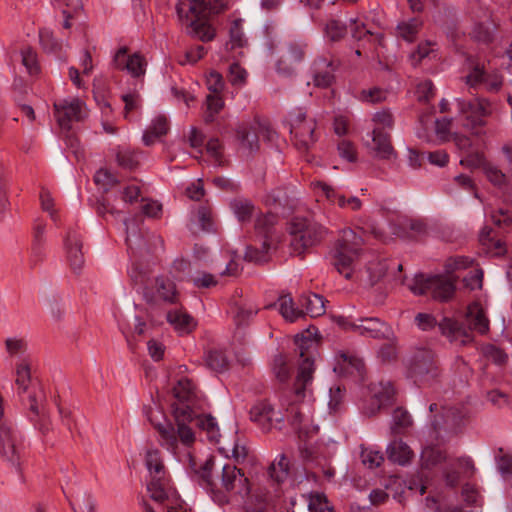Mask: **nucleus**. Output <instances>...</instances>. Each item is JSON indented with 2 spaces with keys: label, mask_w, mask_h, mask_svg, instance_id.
Masks as SVG:
<instances>
[{
  "label": "nucleus",
  "mask_w": 512,
  "mask_h": 512,
  "mask_svg": "<svg viewBox=\"0 0 512 512\" xmlns=\"http://www.w3.org/2000/svg\"><path fill=\"white\" fill-rule=\"evenodd\" d=\"M116 160L119 166L125 169H133L139 163L137 153L130 150L129 148H118L116 153Z\"/></svg>",
  "instance_id": "nucleus-47"
},
{
  "label": "nucleus",
  "mask_w": 512,
  "mask_h": 512,
  "mask_svg": "<svg viewBox=\"0 0 512 512\" xmlns=\"http://www.w3.org/2000/svg\"><path fill=\"white\" fill-rule=\"evenodd\" d=\"M247 71L241 67L238 63L234 62L229 67L228 80L231 85L236 87H242L247 82Z\"/></svg>",
  "instance_id": "nucleus-52"
},
{
  "label": "nucleus",
  "mask_w": 512,
  "mask_h": 512,
  "mask_svg": "<svg viewBox=\"0 0 512 512\" xmlns=\"http://www.w3.org/2000/svg\"><path fill=\"white\" fill-rule=\"evenodd\" d=\"M314 190L319 197H325L331 204H336L340 208L357 211L361 208L362 202L355 196L346 198L343 194L336 191L333 187L324 182L317 181L313 183Z\"/></svg>",
  "instance_id": "nucleus-17"
},
{
  "label": "nucleus",
  "mask_w": 512,
  "mask_h": 512,
  "mask_svg": "<svg viewBox=\"0 0 512 512\" xmlns=\"http://www.w3.org/2000/svg\"><path fill=\"white\" fill-rule=\"evenodd\" d=\"M299 304L302 307L303 315L306 313L311 317H318L325 313L324 299L318 294L302 295L299 298Z\"/></svg>",
  "instance_id": "nucleus-29"
},
{
  "label": "nucleus",
  "mask_w": 512,
  "mask_h": 512,
  "mask_svg": "<svg viewBox=\"0 0 512 512\" xmlns=\"http://www.w3.org/2000/svg\"><path fill=\"white\" fill-rule=\"evenodd\" d=\"M422 27V21L418 18H411L408 21H402L397 25L398 35L407 42L415 40Z\"/></svg>",
  "instance_id": "nucleus-40"
},
{
  "label": "nucleus",
  "mask_w": 512,
  "mask_h": 512,
  "mask_svg": "<svg viewBox=\"0 0 512 512\" xmlns=\"http://www.w3.org/2000/svg\"><path fill=\"white\" fill-rule=\"evenodd\" d=\"M337 150L342 159L351 163L357 160V151L353 142L342 139L337 144Z\"/></svg>",
  "instance_id": "nucleus-54"
},
{
  "label": "nucleus",
  "mask_w": 512,
  "mask_h": 512,
  "mask_svg": "<svg viewBox=\"0 0 512 512\" xmlns=\"http://www.w3.org/2000/svg\"><path fill=\"white\" fill-rule=\"evenodd\" d=\"M308 508L311 512H335L325 494L319 492L309 494Z\"/></svg>",
  "instance_id": "nucleus-46"
},
{
  "label": "nucleus",
  "mask_w": 512,
  "mask_h": 512,
  "mask_svg": "<svg viewBox=\"0 0 512 512\" xmlns=\"http://www.w3.org/2000/svg\"><path fill=\"white\" fill-rule=\"evenodd\" d=\"M473 260L465 256H455L447 259L445 263V271L447 274H453L457 270L468 268L472 265Z\"/></svg>",
  "instance_id": "nucleus-56"
},
{
  "label": "nucleus",
  "mask_w": 512,
  "mask_h": 512,
  "mask_svg": "<svg viewBox=\"0 0 512 512\" xmlns=\"http://www.w3.org/2000/svg\"><path fill=\"white\" fill-rule=\"evenodd\" d=\"M372 397L377 402V410L392 399L394 396V387L390 381H379L378 383H371L369 386Z\"/></svg>",
  "instance_id": "nucleus-31"
},
{
  "label": "nucleus",
  "mask_w": 512,
  "mask_h": 512,
  "mask_svg": "<svg viewBox=\"0 0 512 512\" xmlns=\"http://www.w3.org/2000/svg\"><path fill=\"white\" fill-rule=\"evenodd\" d=\"M145 464L151 476L147 485L150 497L158 503L165 501L178 503V494L169 485V480L165 476V467L160 451L155 448L148 449L145 455Z\"/></svg>",
  "instance_id": "nucleus-4"
},
{
  "label": "nucleus",
  "mask_w": 512,
  "mask_h": 512,
  "mask_svg": "<svg viewBox=\"0 0 512 512\" xmlns=\"http://www.w3.org/2000/svg\"><path fill=\"white\" fill-rule=\"evenodd\" d=\"M482 169L487 179L495 186L506 184V175L494 164L482 162Z\"/></svg>",
  "instance_id": "nucleus-49"
},
{
  "label": "nucleus",
  "mask_w": 512,
  "mask_h": 512,
  "mask_svg": "<svg viewBox=\"0 0 512 512\" xmlns=\"http://www.w3.org/2000/svg\"><path fill=\"white\" fill-rule=\"evenodd\" d=\"M464 80L470 88L483 85L488 91H498L503 82L502 76L497 71H488L484 62L474 60H470L469 72Z\"/></svg>",
  "instance_id": "nucleus-13"
},
{
  "label": "nucleus",
  "mask_w": 512,
  "mask_h": 512,
  "mask_svg": "<svg viewBox=\"0 0 512 512\" xmlns=\"http://www.w3.org/2000/svg\"><path fill=\"white\" fill-rule=\"evenodd\" d=\"M362 463L368 468H376L384 461L383 454L369 448H363L361 451Z\"/></svg>",
  "instance_id": "nucleus-53"
},
{
  "label": "nucleus",
  "mask_w": 512,
  "mask_h": 512,
  "mask_svg": "<svg viewBox=\"0 0 512 512\" xmlns=\"http://www.w3.org/2000/svg\"><path fill=\"white\" fill-rule=\"evenodd\" d=\"M290 133L294 137L295 146L307 151L316 142L314 119H307L302 108H296L289 113Z\"/></svg>",
  "instance_id": "nucleus-11"
},
{
  "label": "nucleus",
  "mask_w": 512,
  "mask_h": 512,
  "mask_svg": "<svg viewBox=\"0 0 512 512\" xmlns=\"http://www.w3.org/2000/svg\"><path fill=\"white\" fill-rule=\"evenodd\" d=\"M364 146L378 159L392 160L396 152L392 146L391 135L388 131H370L364 140Z\"/></svg>",
  "instance_id": "nucleus-14"
},
{
  "label": "nucleus",
  "mask_w": 512,
  "mask_h": 512,
  "mask_svg": "<svg viewBox=\"0 0 512 512\" xmlns=\"http://www.w3.org/2000/svg\"><path fill=\"white\" fill-rule=\"evenodd\" d=\"M495 29V24L487 19L484 22L475 24L470 34L479 42L489 43L493 39Z\"/></svg>",
  "instance_id": "nucleus-41"
},
{
  "label": "nucleus",
  "mask_w": 512,
  "mask_h": 512,
  "mask_svg": "<svg viewBox=\"0 0 512 512\" xmlns=\"http://www.w3.org/2000/svg\"><path fill=\"white\" fill-rule=\"evenodd\" d=\"M386 453L390 461L399 465L407 464L413 455L409 446L402 440L392 441L387 446Z\"/></svg>",
  "instance_id": "nucleus-30"
},
{
  "label": "nucleus",
  "mask_w": 512,
  "mask_h": 512,
  "mask_svg": "<svg viewBox=\"0 0 512 512\" xmlns=\"http://www.w3.org/2000/svg\"><path fill=\"white\" fill-rule=\"evenodd\" d=\"M285 416L280 411H275L274 407L266 400H262L253 405L250 410V419L256 423L264 432L273 428H280ZM286 418L294 429L302 432V423L304 415L298 405H291L286 410Z\"/></svg>",
  "instance_id": "nucleus-3"
},
{
  "label": "nucleus",
  "mask_w": 512,
  "mask_h": 512,
  "mask_svg": "<svg viewBox=\"0 0 512 512\" xmlns=\"http://www.w3.org/2000/svg\"><path fill=\"white\" fill-rule=\"evenodd\" d=\"M440 367L434 352L430 349H418L412 356L407 375L417 385H427L440 375Z\"/></svg>",
  "instance_id": "nucleus-7"
},
{
  "label": "nucleus",
  "mask_w": 512,
  "mask_h": 512,
  "mask_svg": "<svg viewBox=\"0 0 512 512\" xmlns=\"http://www.w3.org/2000/svg\"><path fill=\"white\" fill-rule=\"evenodd\" d=\"M243 484L247 482V478L241 473L236 466L226 464L222 467V485L226 491L235 489L236 483Z\"/></svg>",
  "instance_id": "nucleus-34"
},
{
  "label": "nucleus",
  "mask_w": 512,
  "mask_h": 512,
  "mask_svg": "<svg viewBox=\"0 0 512 512\" xmlns=\"http://www.w3.org/2000/svg\"><path fill=\"white\" fill-rule=\"evenodd\" d=\"M24 451L23 437L12 422L0 423V456L13 467L19 468Z\"/></svg>",
  "instance_id": "nucleus-9"
},
{
  "label": "nucleus",
  "mask_w": 512,
  "mask_h": 512,
  "mask_svg": "<svg viewBox=\"0 0 512 512\" xmlns=\"http://www.w3.org/2000/svg\"><path fill=\"white\" fill-rule=\"evenodd\" d=\"M211 461H206L201 468V477L207 486L211 488V497L213 501L219 505H224L229 502L228 495L220 490H215L210 479Z\"/></svg>",
  "instance_id": "nucleus-43"
},
{
  "label": "nucleus",
  "mask_w": 512,
  "mask_h": 512,
  "mask_svg": "<svg viewBox=\"0 0 512 512\" xmlns=\"http://www.w3.org/2000/svg\"><path fill=\"white\" fill-rule=\"evenodd\" d=\"M22 63L27 68L30 74H36L39 71L37 64L36 52L30 47L24 48L21 51Z\"/></svg>",
  "instance_id": "nucleus-62"
},
{
  "label": "nucleus",
  "mask_w": 512,
  "mask_h": 512,
  "mask_svg": "<svg viewBox=\"0 0 512 512\" xmlns=\"http://www.w3.org/2000/svg\"><path fill=\"white\" fill-rule=\"evenodd\" d=\"M412 424L410 414L403 408L397 407L392 414L391 430L395 434H399L402 429L409 427Z\"/></svg>",
  "instance_id": "nucleus-45"
},
{
  "label": "nucleus",
  "mask_w": 512,
  "mask_h": 512,
  "mask_svg": "<svg viewBox=\"0 0 512 512\" xmlns=\"http://www.w3.org/2000/svg\"><path fill=\"white\" fill-rule=\"evenodd\" d=\"M363 244L361 234L350 228L342 230L332 251L331 263L346 279H353L355 276L360 282L374 286L385 275L388 268L387 262L374 259L367 264L365 270L356 271V261L362 253Z\"/></svg>",
  "instance_id": "nucleus-1"
},
{
  "label": "nucleus",
  "mask_w": 512,
  "mask_h": 512,
  "mask_svg": "<svg viewBox=\"0 0 512 512\" xmlns=\"http://www.w3.org/2000/svg\"><path fill=\"white\" fill-rule=\"evenodd\" d=\"M352 328L360 335L370 338H389L392 335L391 327L378 318L361 319L360 323H353Z\"/></svg>",
  "instance_id": "nucleus-19"
},
{
  "label": "nucleus",
  "mask_w": 512,
  "mask_h": 512,
  "mask_svg": "<svg viewBox=\"0 0 512 512\" xmlns=\"http://www.w3.org/2000/svg\"><path fill=\"white\" fill-rule=\"evenodd\" d=\"M386 96L387 92L385 90L375 87L367 90H362L359 99L362 102L374 104L384 101L386 99Z\"/></svg>",
  "instance_id": "nucleus-60"
},
{
  "label": "nucleus",
  "mask_w": 512,
  "mask_h": 512,
  "mask_svg": "<svg viewBox=\"0 0 512 512\" xmlns=\"http://www.w3.org/2000/svg\"><path fill=\"white\" fill-rule=\"evenodd\" d=\"M304 56V44L298 42L289 43L276 62L277 73L285 77L292 76L295 73L296 66L303 61Z\"/></svg>",
  "instance_id": "nucleus-16"
},
{
  "label": "nucleus",
  "mask_w": 512,
  "mask_h": 512,
  "mask_svg": "<svg viewBox=\"0 0 512 512\" xmlns=\"http://www.w3.org/2000/svg\"><path fill=\"white\" fill-rule=\"evenodd\" d=\"M259 129L257 121L253 124H242L237 129V136L241 147L249 152L258 150L259 148Z\"/></svg>",
  "instance_id": "nucleus-26"
},
{
  "label": "nucleus",
  "mask_w": 512,
  "mask_h": 512,
  "mask_svg": "<svg viewBox=\"0 0 512 512\" xmlns=\"http://www.w3.org/2000/svg\"><path fill=\"white\" fill-rule=\"evenodd\" d=\"M277 221L278 218L273 213L261 214L256 218L255 229L263 235V240L271 243V236Z\"/></svg>",
  "instance_id": "nucleus-35"
},
{
  "label": "nucleus",
  "mask_w": 512,
  "mask_h": 512,
  "mask_svg": "<svg viewBox=\"0 0 512 512\" xmlns=\"http://www.w3.org/2000/svg\"><path fill=\"white\" fill-rule=\"evenodd\" d=\"M166 319L180 335L191 333L197 325L195 319L182 307L169 310Z\"/></svg>",
  "instance_id": "nucleus-22"
},
{
  "label": "nucleus",
  "mask_w": 512,
  "mask_h": 512,
  "mask_svg": "<svg viewBox=\"0 0 512 512\" xmlns=\"http://www.w3.org/2000/svg\"><path fill=\"white\" fill-rule=\"evenodd\" d=\"M31 362L27 357L16 363V385L20 391L26 392L31 379Z\"/></svg>",
  "instance_id": "nucleus-38"
},
{
  "label": "nucleus",
  "mask_w": 512,
  "mask_h": 512,
  "mask_svg": "<svg viewBox=\"0 0 512 512\" xmlns=\"http://www.w3.org/2000/svg\"><path fill=\"white\" fill-rule=\"evenodd\" d=\"M337 65L333 60H327L326 58H319L314 61V84L320 88L329 87L334 81V72Z\"/></svg>",
  "instance_id": "nucleus-23"
},
{
  "label": "nucleus",
  "mask_w": 512,
  "mask_h": 512,
  "mask_svg": "<svg viewBox=\"0 0 512 512\" xmlns=\"http://www.w3.org/2000/svg\"><path fill=\"white\" fill-rule=\"evenodd\" d=\"M372 130L371 131H390L395 124V118L390 109L383 108L372 114L371 117Z\"/></svg>",
  "instance_id": "nucleus-33"
},
{
  "label": "nucleus",
  "mask_w": 512,
  "mask_h": 512,
  "mask_svg": "<svg viewBox=\"0 0 512 512\" xmlns=\"http://www.w3.org/2000/svg\"><path fill=\"white\" fill-rule=\"evenodd\" d=\"M65 249L67 259L73 271L78 272L84 264V254L82 252L81 235L75 230H69L65 238Z\"/></svg>",
  "instance_id": "nucleus-21"
},
{
  "label": "nucleus",
  "mask_w": 512,
  "mask_h": 512,
  "mask_svg": "<svg viewBox=\"0 0 512 512\" xmlns=\"http://www.w3.org/2000/svg\"><path fill=\"white\" fill-rule=\"evenodd\" d=\"M206 85L209 90V94H222L225 82L220 73L211 71L206 77Z\"/></svg>",
  "instance_id": "nucleus-58"
},
{
  "label": "nucleus",
  "mask_w": 512,
  "mask_h": 512,
  "mask_svg": "<svg viewBox=\"0 0 512 512\" xmlns=\"http://www.w3.org/2000/svg\"><path fill=\"white\" fill-rule=\"evenodd\" d=\"M401 226L404 230L409 231L408 235L410 237H416L426 232V224L419 219L404 220Z\"/></svg>",
  "instance_id": "nucleus-64"
},
{
  "label": "nucleus",
  "mask_w": 512,
  "mask_h": 512,
  "mask_svg": "<svg viewBox=\"0 0 512 512\" xmlns=\"http://www.w3.org/2000/svg\"><path fill=\"white\" fill-rule=\"evenodd\" d=\"M126 225V244L128 250L131 253H135V251H148V252H156L158 248L163 247V239L160 236L152 235L151 239L153 240L152 245L147 244V240L141 234H138L137 229L135 227L130 228L128 222L125 221Z\"/></svg>",
  "instance_id": "nucleus-20"
},
{
  "label": "nucleus",
  "mask_w": 512,
  "mask_h": 512,
  "mask_svg": "<svg viewBox=\"0 0 512 512\" xmlns=\"http://www.w3.org/2000/svg\"><path fill=\"white\" fill-rule=\"evenodd\" d=\"M280 314L289 322H294L303 316V310L294 306L290 295H283L278 299Z\"/></svg>",
  "instance_id": "nucleus-39"
},
{
  "label": "nucleus",
  "mask_w": 512,
  "mask_h": 512,
  "mask_svg": "<svg viewBox=\"0 0 512 512\" xmlns=\"http://www.w3.org/2000/svg\"><path fill=\"white\" fill-rule=\"evenodd\" d=\"M168 130L169 123L167 118L163 115L156 116L143 134L144 144L147 146L154 144L158 138L166 135Z\"/></svg>",
  "instance_id": "nucleus-27"
},
{
  "label": "nucleus",
  "mask_w": 512,
  "mask_h": 512,
  "mask_svg": "<svg viewBox=\"0 0 512 512\" xmlns=\"http://www.w3.org/2000/svg\"><path fill=\"white\" fill-rule=\"evenodd\" d=\"M347 32L345 24L339 20L331 19L325 26V34L331 41H339Z\"/></svg>",
  "instance_id": "nucleus-51"
},
{
  "label": "nucleus",
  "mask_w": 512,
  "mask_h": 512,
  "mask_svg": "<svg viewBox=\"0 0 512 512\" xmlns=\"http://www.w3.org/2000/svg\"><path fill=\"white\" fill-rule=\"evenodd\" d=\"M55 116L61 128L70 129L71 123L85 117L84 104L79 99H65L54 104Z\"/></svg>",
  "instance_id": "nucleus-15"
},
{
  "label": "nucleus",
  "mask_w": 512,
  "mask_h": 512,
  "mask_svg": "<svg viewBox=\"0 0 512 512\" xmlns=\"http://www.w3.org/2000/svg\"><path fill=\"white\" fill-rule=\"evenodd\" d=\"M466 321L471 330L480 334H485L489 330V319L479 302H474L468 306Z\"/></svg>",
  "instance_id": "nucleus-24"
},
{
  "label": "nucleus",
  "mask_w": 512,
  "mask_h": 512,
  "mask_svg": "<svg viewBox=\"0 0 512 512\" xmlns=\"http://www.w3.org/2000/svg\"><path fill=\"white\" fill-rule=\"evenodd\" d=\"M271 243L267 240H263L261 244V248H256L253 246H248L245 252V260L255 263H263L268 260V252L270 249Z\"/></svg>",
  "instance_id": "nucleus-44"
},
{
  "label": "nucleus",
  "mask_w": 512,
  "mask_h": 512,
  "mask_svg": "<svg viewBox=\"0 0 512 512\" xmlns=\"http://www.w3.org/2000/svg\"><path fill=\"white\" fill-rule=\"evenodd\" d=\"M330 400H329V408L333 412H338L341 409L343 404V399L345 395V390L340 385H336L330 388Z\"/></svg>",
  "instance_id": "nucleus-61"
},
{
  "label": "nucleus",
  "mask_w": 512,
  "mask_h": 512,
  "mask_svg": "<svg viewBox=\"0 0 512 512\" xmlns=\"http://www.w3.org/2000/svg\"><path fill=\"white\" fill-rule=\"evenodd\" d=\"M231 48L242 47L245 44V38L242 30V20L236 19L232 22L230 30Z\"/></svg>",
  "instance_id": "nucleus-57"
},
{
  "label": "nucleus",
  "mask_w": 512,
  "mask_h": 512,
  "mask_svg": "<svg viewBox=\"0 0 512 512\" xmlns=\"http://www.w3.org/2000/svg\"><path fill=\"white\" fill-rule=\"evenodd\" d=\"M410 290L415 295H431L434 299L446 301L455 291V279L451 274L426 277L423 274L414 279Z\"/></svg>",
  "instance_id": "nucleus-8"
},
{
  "label": "nucleus",
  "mask_w": 512,
  "mask_h": 512,
  "mask_svg": "<svg viewBox=\"0 0 512 512\" xmlns=\"http://www.w3.org/2000/svg\"><path fill=\"white\" fill-rule=\"evenodd\" d=\"M266 205L285 206L289 203L288 195L285 189L277 188L269 192L264 198Z\"/></svg>",
  "instance_id": "nucleus-63"
},
{
  "label": "nucleus",
  "mask_w": 512,
  "mask_h": 512,
  "mask_svg": "<svg viewBox=\"0 0 512 512\" xmlns=\"http://www.w3.org/2000/svg\"><path fill=\"white\" fill-rule=\"evenodd\" d=\"M269 476L276 483H283L289 475V460L285 455H280L270 465L268 469Z\"/></svg>",
  "instance_id": "nucleus-36"
},
{
  "label": "nucleus",
  "mask_w": 512,
  "mask_h": 512,
  "mask_svg": "<svg viewBox=\"0 0 512 512\" xmlns=\"http://www.w3.org/2000/svg\"><path fill=\"white\" fill-rule=\"evenodd\" d=\"M191 282L196 288H210L217 285L218 280L213 274L199 271L191 277Z\"/></svg>",
  "instance_id": "nucleus-55"
},
{
  "label": "nucleus",
  "mask_w": 512,
  "mask_h": 512,
  "mask_svg": "<svg viewBox=\"0 0 512 512\" xmlns=\"http://www.w3.org/2000/svg\"><path fill=\"white\" fill-rule=\"evenodd\" d=\"M187 422H194L195 425L199 429L206 432L207 438L210 441H213V442L217 441V439L219 437V428H218V424H217L215 418H213L212 416H210V415L197 416L195 414V412L193 411L192 419L186 420V423Z\"/></svg>",
  "instance_id": "nucleus-32"
},
{
  "label": "nucleus",
  "mask_w": 512,
  "mask_h": 512,
  "mask_svg": "<svg viewBox=\"0 0 512 512\" xmlns=\"http://www.w3.org/2000/svg\"><path fill=\"white\" fill-rule=\"evenodd\" d=\"M291 247L297 254L303 253L307 248L319 244L326 235V229L309 219L294 217L289 226Z\"/></svg>",
  "instance_id": "nucleus-6"
},
{
  "label": "nucleus",
  "mask_w": 512,
  "mask_h": 512,
  "mask_svg": "<svg viewBox=\"0 0 512 512\" xmlns=\"http://www.w3.org/2000/svg\"><path fill=\"white\" fill-rule=\"evenodd\" d=\"M128 49L121 47L113 57V65L119 70H126L133 77H140L145 74L146 61L142 55L135 53L128 56Z\"/></svg>",
  "instance_id": "nucleus-18"
},
{
  "label": "nucleus",
  "mask_w": 512,
  "mask_h": 512,
  "mask_svg": "<svg viewBox=\"0 0 512 512\" xmlns=\"http://www.w3.org/2000/svg\"><path fill=\"white\" fill-rule=\"evenodd\" d=\"M460 114L465 117L464 126L475 133L485 124V118L492 113V104L485 98L474 100L457 99Z\"/></svg>",
  "instance_id": "nucleus-12"
},
{
  "label": "nucleus",
  "mask_w": 512,
  "mask_h": 512,
  "mask_svg": "<svg viewBox=\"0 0 512 512\" xmlns=\"http://www.w3.org/2000/svg\"><path fill=\"white\" fill-rule=\"evenodd\" d=\"M205 360L208 367L214 371L221 372L228 366V360L225 354L219 350L209 351Z\"/></svg>",
  "instance_id": "nucleus-48"
},
{
  "label": "nucleus",
  "mask_w": 512,
  "mask_h": 512,
  "mask_svg": "<svg viewBox=\"0 0 512 512\" xmlns=\"http://www.w3.org/2000/svg\"><path fill=\"white\" fill-rule=\"evenodd\" d=\"M173 395L178 401L172 404L177 427L172 424L158 425V430L161 446L176 455L180 445L188 448L195 441L194 432L186 425V420H191L193 416L189 403L195 397V386L191 380L182 378L174 386Z\"/></svg>",
  "instance_id": "nucleus-2"
},
{
  "label": "nucleus",
  "mask_w": 512,
  "mask_h": 512,
  "mask_svg": "<svg viewBox=\"0 0 512 512\" xmlns=\"http://www.w3.org/2000/svg\"><path fill=\"white\" fill-rule=\"evenodd\" d=\"M155 290L157 297L168 304H176L179 299V293L175 283L166 277H158L155 280Z\"/></svg>",
  "instance_id": "nucleus-28"
},
{
  "label": "nucleus",
  "mask_w": 512,
  "mask_h": 512,
  "mask_svg": "<svg viewBox=\"0 0 512 512\" xmlns=\"http://www.w3.org/2000/svg\"><path fill=\"white\" fill-rule=\"evenodd\" d=\"M230 207L240 222L249 221L255 212L253 203L245 198L234 199L230 203Z\"/></svg>",
  "instance_id": "nucleus-37"
},
{
  "label": "nucleus",
  "mask_w": 512,
  "mask_h": 512,
  "mask_svg": "<svg viewBox=\"0 0 512 512\" xmlns=\"http://www.w3.org/2000/svg\"><path fill=\"white\" fill-rule=\"evenodd\" d=\"M197 219L203 231L214 230V214L210 206L201 205L197 210Z\"/></svg>",
  "instance_id": "nucleus-50"
},
{
  "label": "nucleus",
  "mask_w": 512,
  "mask_h": 512,
  "mask_svg": "<svg viewBox=\"0 0 512 512\" xmlns=\"http://www.w3.org/2000/svg\"><path fill=\"white\" fill-rule=\"evenodd\" d=\"M95 183L104 191L109 190L117 183L116 177L107 169H100L94 176Z\"/></svg>",
  "instance_id": "nucleus-59"
},
{
  "label": "nucleus",
  "mask_w": 512,
  "mask_h": 512,
  "mask_svg": "<svg viewBox=\"0 0 512 512\" xmlns=\"http://www.w3.org/2000/svg\"><path fill=\"white\" fill-rule=\"evenodd\" d=\"M181 20H190L187 33L203 42L214 39L215 29L208 23L204 0H183L176 6Z\"/></svg>",
  "instance_id": "nucleus-5"
},
{
  "label": "nucleus",
  "mask_w": 512,
  "mask_h": 512,
  "mask_svg": "<svg viewBox=\"0 0 512 512\" xmlns=\"http://www.w3.org/2000/svg\"><path fill=\"white\" fill-rule=\"evenodd\" d=\"M337 367L340 372L356 375L363 378L365 374V364L361 358L350 352H340L337 356Z\"/></svg>",
  "instance_id": "nucleus-25"
},
{
  "label": "nucleus",
  "mask_w": 512,
  "mask_h": 512,
  "mask_svg": "<svg viewBox=\"0 0 512 512\" xmlns=\"http://www.w3.org/2000/svg\"><path fill=\"white\" fill-rule=\"evenodd\" d=\"M224 100L222 94H208L206 96V111L204 113V121L211 123L215 120V116L223 109Z\"/></svg>",
  "instance_id": "nucleus-42"
},
{
  "label": "nucleus",
  "mask_w": 512,
  "mask_h": 512,
  "mask_svg": "<svg viewBox=\"0 0 512 512\" xmlns=\"http://www.w3.org/2000/svg\"><path fill=\"white\" fill-rule=\"evenodd\" d=\"M295 342L299 349V356L302 359L294 384L295 393L298 397L304 395L306 389L311 385L314 373V361L311 349H314L316 342L304 335L297 336Z\"/></svg>",
  "instance_id": "nucleus-10"
}]
</instances>
